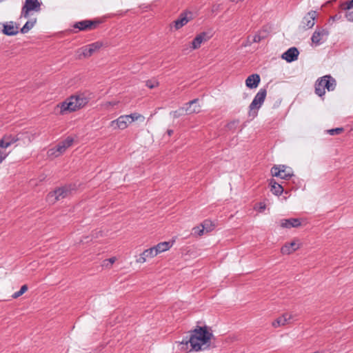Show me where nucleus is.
Listing matches in <instances>:
<instances>
[{
    "label": "nucleus",
    "mask_w": 353,
    "mask_h": 353,
    "mask_svg": "<svg viewBox=\"0 0 353 353\" xmlns=\"http://www.w3.org/2000/svg\"><path fill=\"white\" fill-rule=\"evenodd\" d=\"M41 3L38 0H26L21 9V16L25 18L29 17V13L32 11L39 12L41 10Z\"/></svg>",
    "instance_id": "8"
},
{
    "label": "nucleus",
    "mask_w": 353,
    "mask_h": 353,
    "mask_svg": "<svg viewBox=\"0 0 353 353\" xmlns=\"http://www.w3.org/2000/svg\"><path fill=\"white\" fill-rule=\"evenodd\" d=\"M88 101L89 99L84 94H80L72 95L57 106L60 107V114H65L83 108Z\"/></svg>",
    "instance_id": "2"
},
{
    "label": "nucleus",
    "mask_w": 353,
    "mask_h": 353,
    "mask_svg": "<svg viewBox=\"0 0 353 353\" xmlns=\"http://www.w3.org/2000/svg\"><path fill=\"white\" fill-rule=\"evenodd\" d=\"M167 133L169 136H171L172 134H173V130H167Z\"/></svg>",
    "instance_id": "45"
},
{
    "label": "nucleus",
    "mask_w": 353,
    "mask_h": 353,
    "mask_svg": "<svg viewBox=\"0 0 353 353\" xmlns=\"http://www.w3.org/2000/svg\"><path fill=\"white\" fill-rule=\"evenodd\" d=\"M211 328L205 325H196L190 331V335L183 339L180 342V350L185 352L200 351L208 349L210 340L213 337Z\"/></svg>",
    "instance_id": "1"
},
{
    "label": "nucleus",
    "mask_w": 353,
    "mask_h": 353,
    "mask_svg": "<svg viewBox=\"0 0 353 353\" xmlns=\"http://www.w3.org/2000/svg\"><path fill=\"white\" fill-rule=\"evenodd\" d=\"M3 29L2 32L4 34L8 36L16 35L18 32V27L15 26L12 21L3 24Z\"/></svg>",
    "instance_id": "20"
},
{
    "label": "nucleus",
    "mask_w": 353,
    "mask_h": 353,
    "mask_svg": "<svg viewBox=\"0 0 353 353\" xmlns=\"http://www.w3.org/2000/svg\"><path fill=\"white\" fill-rule=\"evenodd\" d=\"M299 248V246L296 243L291 242L290 243H285L283 246H282L281 252L283 254H290L298 250Z\"/></svg>",
    "instance_id": "23"
},
{
    "label": "nucleus",
    "mask_w": 353,
    "mask_h": 353,
    "mask_svg": "<svg viewBox=\"0 0 353 353\" xmlns=\"http://www.w3.org/2000/svg\"><path fill=\"white\" fill-rule=\"evenodd\" d=\"M6 154L0 150V163L6 159Z\"/></svg>",
    "instance_id": "42"
},
{
    "label": "nucleus",
    "mask_w": 353,
    "mask_h": 353,
    "mask_svg": "<svg viewBox=\"0 0 353 353\" xmlns=\"http://www.w3.org/2000/svg\"><path fill=\"white\" fill-rule=\"evenodd\" d=\"M328 34L329 31L326 29L321 28L316 30L311 37L312 42L314 43L315 46H319L325 41Z\"/></svg>",
    "instance_id": "10"
},
{
    "label": "nucleus",
    "mask_w": 353,
    "mask_h": 353,
    "mask_svg": "<svg viewBox=\"0 0 353 353\" xmlns=\"http://www.w3.org/2000/svg\"><path fill=\"white\" fill-rule=\"evenodd\" d=\"M204 230L201 225L200 226H196L192 228V234L201 236L203 234Z\"/></svg>",
    "instance_id": "35"
},
{
    "label": "nucleus",
    "mask_w": 353,
    "mask_h": 353,
    "mask_svg": "<svg viewBox=\"0 0 353 353\" xmlns=\"http://www.w3.org/2000/svg\"><path fill=\"white\" fill-rule=\"evenodd\" d=\"M199 99H194L185 104L183 107L182 112H185L186 114H192L199 113L200 112V105H198Z\"/></svg>",
    "instance_id": "13"
},
{
    "label": "nucleus",
    "mask_w": 353,
    "mask_h": 353,
    "mask_svg": "<svg viewBox=\"0 0 353 353\" xmlns=\"http://www.w3.org/2000/svg\"><path fill=\"white\" fill-rule=\"evenodd\" d=\"M265 208H266V205L265 203L261 202L259 203V212H263L265 209Z\"/></svg>",
    "instance_id": "41"
},
{
    "label": "nucleus",
    "mask_w": 353,
    "mask_h": 353,
    "mask_svg": "<svg viewBox=\"0 0 353 353\" xmlns=\"http://www.w3.org/2000/svg\"><path fill=\"white\" fill-rule=\"evenodd\" d=\"M267 95V90L265 88H261L256 93L252 103L249 106V116L256 117L257 115L258 110L261 108L263 103L265 97Z\"/></svg>",
    "instance_id": "4"
},
{
    "label": "nucleus",
    "mask_w": 353,
    "mask_h": 353,
    "mask_svg": "<svg viewBox=\"0 0 353 353\" xmlns=\"http://www.w3.org/2000/svg\"><path fill=\"white\" fill-rule=\"evenodd\" d=\"M239 123V120H234V121H232L228 123L226 125V128H228V130L234 132L236 130V128L238 127Z\"/></svg>",
    "instance_id": "33"
},
{
    "label": "nucleus",
    "mask_w": 353,
    "mask_h": 353,
    "mask_svg": "<svg viewBox=\"0 0 353 353\" xmlns=\"http://www.w3.org/2000/svg\"><path fill=\"white\" fill-rule=\"evenodd\" d=\"M171 245L172 244L170 242L164 241L158 243L157 245L152 247V248H154L153 250L155 253V255L157 256L159 253L168 250Z\"/></svg>",
    "instance_id": "24"
},
{
    "label": "nucleus",
    "mask_w": 353,
    "mask_h": 353,
    "mask_svg": "<svg viewBox=\"0 0 353 353\" xmlns=\"http://www.w3.org/2000/svg\"><path fill=\"white\" fill-rule=\"evenodd\" d=\"M18 134H23V135H24V136L22 137H23V139H21L22 141H25L26 139H27L28 142L31 141L32 135L30 132H23L19 133Z\"/></svg>",
    "instance_id": "38"
},
{
    "label": "nucleus",
    "mask_w": 353,
    "mask_h": 353,
    "mask_svg": "<svg viewBox=\"0 0 353 353\" xmlns=\"http://www.w3.org/2000/svg\"><path fill=\"white\" fill-rule=\"evenodd\" d=\"M126 116L129 120V123H131L132 122H133L134 121L139 120V119H141V121H143L145 119V118L143 115H141V114L137 113V112H134V113H132V114L126 115Z\"/></svg>",
    "instance_id": "29"
},
{
    "label": "nucleus",
    "mask_w": 353,
    "mask_h": 353,
    "mask_svg": "<svg viewBox=\"0 0 353 353\" xmlns=\"http://www.w3.org/2000/svg\"><path fill=\"white\" fill-rule=\"evenodd\" d=\"M23 134H6L0 140V148H7L23 139Z\"/></svg>",
    "instance_id": "9"
},
{
    "label": "nucleus",
    "mask_w": 353,
    "mask_h": 353,
    "mask_svg": "<svg viewBox=\"0 0 353 353\" xmlns=\"http://www.w3.org/2000/svg\"><path fill=\"white\" fill-rule=\"evenodd\" d=\"M210 38L205 32H202L197 34L195 38L192 40L191 48L193 50H196L200 48L201 43L204 41H208Z\"/></svg>",
    "instance_id": "17"
},
{
    "label": "nucleus",
    "mask_w": 353,
    "mask_h": 353,
    "mask_svg": "<svg viewBox=\"0 0 353 353\" xmlns=\"http://www.w3.org/2000/svg\"><path fill=\"white\" fill-rule=\"evenodd\" d=\"M201 226H203V230H206L207 232L212 231L214 228V225L210 220L208 219L205 220L201 223Z\"/></svg>",
    "instance_id": "31"
},
{
    "label": "nucleus",
    "mask_w": 353,
    "mask_h": 353,
    "mask_svg": "<svg viewBox=\"0 0 353 353\" xmlns=\"http://www.w3.org/2000/svg\"><path fill=\"white\" fill-rule=\"evenodd\" d=\"M265 30H260L257 34H256L254 36H253L252 38V42L254 43H259L261 40L264 39L265 38Z\"/></svg>",
    "instance_id": "30"
},
{
    "label": "nucleus",
    "mask_w": 353,
    "mask_h": 353,
    "mask_svg": "<svg viewBox=\"0 0 353 353\" xmlns=\"http://www.w3.org/2000/svg\"><path fill=\"white\" fill-rule=\"evenodd\" d=\"M192 15L191 12L186 11L181 12L178 19L174 21V28L179 30L186 25L192 19Z\"/></svg>",
    "instance_id": "11"
},
{
    "label": "nucleus",
    "mask_w": 353,
    "mask_h": 353,
    "mask_svg": "<svg viewBox=\"0 0 353 353\" xmlns=\"http://www.w3.org/2000/svg\"><path fill=\"white\" fill-rule=\"evenodd\" d=\"M339 8L345 11V17L349 21H353V0L343 2L340 4Z\"/></svg>",
    "instance_id": "15"
},
{
    "label": "nucleus",
    "mask_w": 353,
    "mask_h": 353,
    "mask_svg": "<svg viewBox=\"0 0 353 353\" xmlns=\"http://www.w3.org/2000/svg\"><path fill=\"white\" fill-rule=\"evenodd\" d=\"M108 261H109L111 264H112V263H114V261H115V258H114V257L110 258V259H108Z\"/></svg>",
    "instance_id": "44"
},
{
    "label": "nucleus",
    "mask_w": 353,
    "mask_h": 353,
    "mask_svg": "<svg viewBox=\"0 0 353 353\" xmlns=\"http://www.w3.org/2000/svg\"><path fill=\"white\" fill-rule=\"evenodd\" d=\"M317 12L314 10L310 11L302 19L301 24L304 29L312 28L315 23Z\"/></svg>",
    "instance_id": "14"
},
{
    "label": "nucleus",
    "mask_w": 353,
    "mask_h": 353,
    "mask_svg": "<svg viewBox=\"0 0 353 353\" xmlns=\"http://www.w3.org/2000/svg\"><path fill=\"white\" fill-rule=\"evenodd\" d=\"M260 76L258 74H252L246 79L245 85L250 89L256 88L260 83Z\"/></svg>",
    "instance_id": "21"
},
{
    "label": "nucleus",
    "mask_w": 353,
    "mask_h": 353,
    "mask_svg": "<svg viewBox=\"0 0 353 353\" xmlns=\"http://www.w3.org/2000/svg\"><path fill=\"white\" fill-rule=\"evenodd\" d=\"M27 290H28V286L26 285H23L21 287V289L19 291L14 292L12 295V297L13 299H17L18 297L23 295Z\"/></svg>",
    "instance_id": "32"
},
{
    "label": "nucleus",
    "mask_w": 353,
    "mask_h": 353,
    "mask_svg": "<svg viewBox=\"0 0 353 353\" xmlns=\"http://www.w3.org/2000/svg\"><path fill=\"white\" fill-rule=\"evenodd\" d=\"M129 120L126 115H121L118 119L111 121V126L124 130L128 126Z\"/></svg>",
    "instance_id": "18"
},
{
    "label": "nucleus",
    "mask_w": 353,
    "mask_h": 353,
    "mask_svg": "<svg viewBox=\"0 0 353 353\" xmlns=\"http://www.w3.org/2000/svg\"><path fill=\"white\" fill-rule=\"evenodd\" d=\"M336 86V81L334 78L331 75H325L318 79L315 83V93L319 96L323 97L325 94V90L327 91H333Z\"/></svg>",
    "instance_id": "3"
},
{
    "label": "nucleus",
    "mask_w": 353,
    "mask_h": 353,
    "mask_svg": "<svg viewBox=\"0 0 353 353\" xmlns=\"http://www.w3.org/2000/svg\"><path fill=\"white\" fill-rule=\"evenodd\" d=\"M92 236L93 237L97 238L99 236H102V232L101 231H99V232H97L95 233H92Z\"/></svg>",
    "instance_id": "43"
},
{
    "label": "nucleus",
    "mask_w": 353,
    "mask_h": 353,
    "mask_svg": "<svg viewBox=\"0 0 353 353\" xmlns=\"http://www.w3.org/2000/svg\"><path fill=\"white\" fill-rule=\"evenodd\" d=\"M270 185L271 186L270 190L274 195L279 196L284 192L283 185L276 183L273 179H270Z\"/></svg>",
    "instance_id": "22"
},
{
    "label": "nucleus",
    "mask_w": 353,
    "mask_h": 353,
    "mask_svg": "<svg viewBox=\"0 0 353 353\" xmlns=\"http://www.w3.org/2000/svg\"><path fill=\"white\" fill-rule=\"evenodd\" d=\"M287 169L288 167L285 165H275L271 168L270 172L273 176L279 177L284 180H290L294 175L290 170H287Z\"/></svg>",
    "instance_id": "7"
},
{
    "label": "nucleus",
    "mask_w": 353,
    "mask_h": 353,
    "mask_svg": "<svg viewBox=\"0 0 353 353\" xmlns=\"http://www.w3.org/2000/svg\"><path fill=\"white\" fill-rule=\"evenodd\" d=\"M154 248H150L149 249H147L145 250V251H143L141 255L139 256V257L137 259V261L138 263H144L146 261V259L147 258L150 257V258H152L154 256H155V253L154 252Z\"/></svg>",
    "instance_id": "25"
},
{
    "label": "nucleus",
    "mask_w": 353,
    "mask_h": 353,
    "mask_svg": "<svg viewBox=\"0 0 353 353\" xmlns=\"http://www.w3.org/2000/svg\"><path fill=\"white\" fill-rule=\"evenodd\" d=\"M343 131H344L343 128H332V129L328 130L327 132L330 135L334 136L336 134H339L342 133Z\"/></svg>",
    "instance_id": "34"
},
{
    "label": "nucleus",
    "mask_w": 353,
    "mask_h": 353,
    "mask_svg": "<svg viewBox=\"0 0 353 353\" xmlns=\"http://www.w3.org/2000/svg\"><path fill=\"white\" fill-rule=\"evenodd\" d=\"M72 190L71 185L58 188L48 194L47 200L50 203H54L57 201L67 197L71 194Z\"/></svg>",
    "instance_id": "5"
},
{
    "label": "nucleus",
    "mask_w": 353,
    "mask_h": 353,
    "mask_svg": "<svg viewBox=\"0 0 353 353\" xmlns=\"http://www.w3.org/2000/svg\"><path fill=\"white\" fill-rule=\"evenodd\" d=\"M102 46V43L97 41L91 44L83 46L81 48V54L84 57H91L94 52L99 50Z\"/></svg>",
    "instance_id": "12"
},
{
    "label": "nucleus",
    "mask_w": 353,
    "mask_h": 353,
    "mask_svg": "<svg viewBox=\"0 0 353 353\" xmlns=\"http://www.w3.org/2000/svg\"><path fill=\"white\" fill-rule=\"evenodd\" d=\"M101 23L99 19L89 20L85 19L74 23L72 27L78 30H72L73 32L77 33L79 31H88L94 30Z\"/></svg>",
    "instance_id": "6"
},
{
    "label": "nucleus",
    "mask_w": 353,
    "mask_h": 353,
    "mask_svg": "<svg viewBox=\"0 0 353 353\" xmlns=\"http://www.w3.org/2000/svg\"><path fill=\"white\" fill-rule=\"evenodd\" d=\"M66 148L64 145L62 144V142H59L54 148L49 150L48 154L49 155H54V157H58L61 154L65 152Z\"/></svg>",
    "instance_id": "26"
},
{
    "label": "nucleus",
    "mask_w": 353,
    "mask_h": 353,
    "mask_svg": "<svg viewBox=\"0 0 353 353\" xmlns=\"http://www.w3.org/2000/svg\"><path fill=\"white\" fill-rule=\"evenodd\" d=\"M36 21H37L36 19H34V20L28 21L24 24V26L21 28L20 32L22 34L27 33L28 32H29V30H30L34 27V24L36 23Z\"/></svg>",
    "instance_id": "28"
},
{
    "label": "nucleus",
    "mask_w": 353,
    "mask_h": 353,
    "mask_svg": "<svg viewBox=\"0 0 353 353\" xmlns=\"http://www.w3.org/2000/svg\"><path fill=\"white\" fill-rule=\"evenodd\" d=\"M289 319H290V316H288V314H283V316H279L274 321H273L272 325L274 327H277L281 325H284L287 323L288 320H289Z\"/></svg>",
    "instance_id": "27"
},
{
    "label": "nucleus",
    "mask_w": 353,
    "mask_h": 353,
    "mask_svg": "<svg viewBox=\"0 0 353 353\" xmlns=\"http://www.w3.org/2000/svg\"><path fill=\"white\" fill-rule=\"evenodd\" d=\"M74 141V139L71 137H68L62 141V144L64 145L66 148V149L69 147H70Z\"/></svg>",
    "instance_id": "37"
},
{
    "label": "nucleus",
    "mask_w": 353,
    "mask_h": 353,
    "mask_svg": "<svg viewBox=\"0 0 353 353\" xmlns=\"http://www.w3.org/2000/svg\"><path fill=\"white\" fill-rule=\"evenodd\" d=\"M301 224V219L298 218L283 219L281 220V226L283 228H298Z\"/></svg>",
    "instance_id": "19"
},
{
    "label": "nucleus",
    "mask_w": 353,
    "mask_h": 353,
    "mask_svg": "<svg viewBox=\"0 0 353 353\" xmlns=\"http://www.w3.org/2000/svg\"><path fill=\"white\" fill-rule=\"evenodd\" d=\"M145 85L148 88L152 89L159 85V82L155 79H150L145 82Z\"/></svg>",
    "instance_id": "36"
},
{
    "label": "nucleus",
    "mask_w": 353,
    "mask_h": 353,
    "mask_svg": "<svg viewBox=\"0 0 353 353\" xmlns=\"http://www.w3.org/2000/svg\"><path fill=\"white\" fill-rule=\"evenodd\" d=\"M341 18H342V14L341 12H339V13L336 14L335 15L331 17L330 19L332 20L333 21H335L341 19Z\"/></svg>",
    "instance_id": "40"
},
{
    "label": "nucleus",
    "mask_w": 353,
    "mask_h": 353,
    "mask_svg": "<svg viewBox=\"0 0 353 353\" xmlns=\"http://www.w3.org/2000/svg\"><path fill=\"white\" fill-rule=\"evenodd\" d=\"M299 54L298 49L296 47H291L281 55V58L287 62L291 63L298 59Z\"/></svg>",
    "instance_id": "16"
},
{
    "label": "nucleus",
    "mask_w": 353,
    "mask_h": 353,
    "mask_svg": "<svg viewBox=\"0 0 353 353\" xmlns=\"http://www.w3.org/2000/svg\"><path fill=\"white\" fill-rule=\"evenodd\" d=\"M182 109H183V107H182V108H179V110H176V111H174V112H173V115H174V118H178V117H179L180 116H181V115H183V114H185V112H182Z\"/></svg>",
    "instance_id": "39"
}]
</instances>
